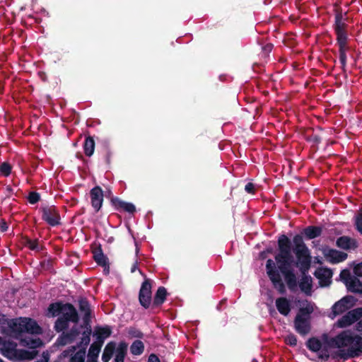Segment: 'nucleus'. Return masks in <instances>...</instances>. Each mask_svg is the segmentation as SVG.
<instances>
[{"label":"nucleus","instance_id":"nucleus-25","mask_svg":"<svg viewBox=\"0 0 362 362\" xmlns=\"http://www.w3.org/2000/svg\"><path fill=\"white\" fill-rule=\"evenodd\" d=\"M23 243L24 246L33 251L41 252L45 250V246L40 243L38 239L32 240L28 236H25L23 237Z\"/></svg>","mask_w":362,"mask_h":362},{"label":"nucleus","instance_id":"nucleus-9","mask_svg":"<svg viewBox=\"0 0 362 362\" xmlns=\"http://www.w3.org/2000/svg\"><path fill=\"white\" fill-rule=\"evenodd\" d=\"M152 282L150 279L145 278L141 285L139 292V302L145 309L151 307L152 303Z\"/></svg>","mask_w":362,"mask_h":362},{"label":"nucleus","instance_id":"nucleus-21","mask_svg":"<svg viewBox=\"0 0 362 362\" xmlns=\"http://www.w3.org/2000/svg\"><path fill=\"white\" fill-rule=\"evenodd\" d=\"M308 272L309 271H306L305 273H300L301 278L298 283L300 291L306 295H310L313 288V279L312 277L308 275Z\"/></svg>","mask_w":362,"mask_h":362},{"label":"nucleus","instance_id":"nucleus-11","mask_svg":"<svg viewBox=\"0 0 362 362\" xmlns=\"http://www.w3.org/2000/svg\"><path fill=\"white\" fill-rule=\"evenodd\" d=\"M362 317V307L356 308L348 311L341 318H339L336 325L339 328H345L354 323H356Z\"/></svg>","mask_w":362,"mask_h":362},{"label":"nucleus","instance_id":"nucleus-1","mask_svg":"<svg viewBox=\"0 0 362 362\" xmlns=\"http://www.w3.org/2000/svg\"><path fill=\"white\" fill-rule=\"evenodd\" d=\"M279 253L275 256L278 264L276 267L274 262L269 259L266 263L267 274L274 288L281 295L286 292V286L282 281L280 272L284 277L288 288L291 292L297 291V277L291 268L293 257L291 253V241L284 234L279 236L277 240Z\"/></svg>","mask_w":362,"mask_h":362},{"label":"nucleus","instance_id":"nucleus-34","mask_svg":"<svg viewBox=\"0 0 362 362\" xmlns=\"http://www.w3.org/2000/svg\"><path fill=\"white\" fill-rule=\"evenodd\" d=\"M100 151L105 163L107 165H110L111 163V157L112 153L110 150V144L107 141H104L103 142Z\"/></svg>","mask_w":362,"mask_h":362},{"label":"nucleus","instance_id":"nucleus-12","mask_svg":"<svg viewBox=\"0 0 362 362\" xmlns=\"http://www.w3.org/2000/svg\"><path fill=\"white\" fill-rule=\"evenodd\" d=\"M356 298L352 296L347 295L336 302L332 308L334 316L342 314L355 305Z\"/></svg>","mask_w":362,"mask_h":362},{"label":"nucleus","instance_id":"nucleus-24","mask_svg":"<svg viewBox=\"0 0 362 362\" xmlns=\"http://www.w3.org/2000/svg\"><path fill=\"white\" fill-rule=\"evenodd\" d=\"M322 233V227L317 226H309L303 230V234L308 240H312L320 237Z\"/></svg>","mask_w":362,"mask_h":362},{"label":"nucleus","instance_id":"nucleus-48","mask_svg":"<svg viewBox=\"0 0 362 362\" xmlns=\"http://www.w3.org/2000/svg\"><path fill=\"white\" fill-rule=\"evenodd\" d=\"M245 190L249 194H255V187L252 182H248L245 186Z\"/></svg>","mask_w":362,"mask_h":362},{"label":"nucleus","instance_id":"nucleus-51","mask_svg":"<svg viewBox=\"0 0 362 362\" xmlns=\"http://www.w3.org/2000/svg\"><path fill=\"white\" fill-rule=\"evenodd\" d=\"M148 362H160V360L156 354H152L149 356Z\"/></svg>","mask_w":362,"mask_h":362},{"label":"nucleus","instance_id":"nucleus-35","mask_svg":"<svg viewBox=\"0 0 362 362\" xmlns=\"http://www.w3.org/2000/svg\"><path fill=\"white\" fill-rule=\"evenodd\" d=\"M86 329V331H84L82 334V337H81V339L80 341V342L77 344L76 346V349L77 348H79V347H81V348H85V350L86 349V347L90 343V334H91V327L90 326L88 327H85Z\"/></svg>","mask_w":362,"mask_h":362},{"label":"nucleus","instance_id":"nucleus-42","mask_svg":"<svg viewBox=\"0 0 362 362\" xmlns=\"http://www.w3.org/2000/svg\"><path fill=\"white\" fill-rule=\"evenodd\" d=\"M66 333V337L69 338V340L72 341V342L76 339V338L79 335L80 331L76 327H73L69 332Z\"/></svg>","mask_w":362,"mask_h":362},{"label":"nucleus","instance_id":"nucleus-53","mask_svg":"<svg viewBox=\"0 0 362 362\" xmlns=\"http://www.w3.org/2000/svg\"><path fill=\"white\" fill-rule=\"evenodd\" d=\"M0 228H1V230L2 232H5V231H6V230H7V229H8V226H7L6 222H5V221L1 222V223H0Z\"/></svg>","mask_w":362,"mask_h":362},{"label":"nucleus","instance_id":"nucleus-36","mask_svg":"<svg viewBox=\"0 0 362 362\" xmlns=\"http://www.w3.org/2000/svg\"><path fill=\"white\" fill-rule=\"evenodd\" d=\"M144 351V344L141 340H135L130 346V351L132 354L139 356L143 354Z\"/></svg>","mask_w":362,"mask_h":362},{"label":"nucleus","instance_id":"nucleus-52","mask_svg":"<svg viewBox=\"0 0 362 362\" xmlns=\"http://www.w3.org/2000/svg\"><path fill=\"white\" fill-rule=\"evenodd\" d=\"M38 76H39V77L40 78V79L42 81L45 82V81H47V74H46L45 72H44V71H39L38 72Z\"/></svg>","mask_w":362,"mask_h":362},{"label":"nucleus","instance_id":"nucleus-54","mask_svg":"<svg viewBox=\"0 0 362 362\" xmlns=\"http://www.w3.org/2000/svg\"><path fill=\"white\" fill-rule=\"evenodd\" d=\"M226 299H223V300H221L219 302L218 305H217V310H221V306H222L223 305L226 304Z\"/></svg>","mask_w":362,"mask_h":362},{"label":"nucleus","instance_id":"nucleus-27","mask_svg":"<svg viewBox=\"0 0 362 362\" xmlns=\"http://www.w3.org/2000/svg\"><path fill=\"white\" fill-rule=\"evenodd\" d=\"M346 286L349 292L362 294V282L355 276L348 282Z\"/></svg>","mask_w":362,"mask_h":362},{"label":"nucleus","instance_id":"nucleus-50","mask_svg":"<svg viewBox=\"0 0 362 362\" xmlns=\"http://www.w3.org/2000/svg\"><path fill=\"white\" fill-rule=\"evenodd\" d=\"M354 327L357 332L362 333V317L355 324Z\"/></svg>","mask_w":362,"mask_h":362},{"label":"nucleus","instance_id":"nucleus-37","mask_svg":"<svg viewBox=\"0 0 362 362\" xmlns=\"http://www.w3.org/2000/svg\"><path fill=\"white\" fill-rule=\"evenodd\" d=\"M354 226L356 230L362 235V207L359 209L354 216Z\"/></svg>","mask_w":362,"mask_h":362},{"label":"nucleus","instance_id":"nucleus-41","mask_svg":"<svg viewBox=\"0 0 362 362\" xmlns=\"http://www.w3.org/2000/svg\"><path fill=\"white\" fill-rule=\"evenodd\" d=\"M339 276H340L341 279L342 280V281L344 283L345 285H346L348 284V282H349L354 276L351 275V273H350L349 270H348V269H343L340 272Z\"/></svg>","mask_w":362,"mask_h":362},{"label":"nucleus","instance_id":"nucleus-29","mask_svg":"<svg viewBox=\"0 0 362 362\" xmlns=\"http://www.w3.org/2000/svg\"><path fill=\"white\" fill-rule=\"evenodd\" d=\"M305 345L306 347L313 352H318L322 347L321 341L315 337L309 338L307 340Z\"/></svg>","mask_w":362,"mask_h":362},{"label":"nucleus","instance_id":"nucleus-23","mask_svg":"<svg viewBox=\"0 0 362 362\" xmlns=\"http://www.w3.org/2000/svg\"><path fill=\"white\" fill-rule=\"evenodd\" d=\"M276 307L280 314L287 316L291 312L290 301L285 297H280L276 300Z\"/></svg>","mask_w":362,"mask_h":362},{"label":"nucleus","instance_id":"nucleus-40","mask_svg":"<svg viewBox=\"0 0 362 362\" xmlns=\"http://www.w3.org/2000/svg\"><path fill=\"white\" fill-rule=\"evenodd\" d=\"M27 199L30 204H35L40 200V194L37 192H30Z\"/></svg>","mask_w":362,"mask_h":362},{"label":"nucleus","instance_id":"nucleus-2","mask_svg":"<svg viewBox=\"0 0 362 362\" xmlns=\"http://www.w3.org/2000/svg\"><path fill=\"white\" fill-rule=\"evenodd\" d=\"M322 339L325 345L318 354L321 361H327L329 358L334 360L346 361L362 355V336L351 329H345L333 337L323 334Z\"/></svg>","mask_w":362,"mask_h":362},{"label":"nucleus","instance_id":"nucleus-3","mask_svg":"<svg viewBox=\"0 0 362 362\" xmlns=\"http://www.w3.org/2000/svg\"><path fill=\"white\" fill-rule=\"evenodd\" d=\"M42 332V329L37 322L35 320L27 317L8 318V324L6 325V327L2 330V334H8L18 339H19L22 346L32 349L40 347L42 345V340L40 338H22L23 334H40Z\"/></svg>","mask_w":362,"mask_h":362},{"label":"nucleus","instance_id":"nucleus-33","mask_svg":"<svg viewBox=\"0 0 362 362\" xmlns=\"http://www.w3.org/2000/svg\"><path fill=\"white\" fill-rule=\"evenodd\" d=\"M102 346L101 342H93L89 348L88 358L98 360Z\"/></svg>","mask_w":362,"mask_h":362},{"label":"nucleus","instance_id":"nucleus-5","mask_svg":"<svg viewBox=\"0 0 362 362\" xmlns=\"http://www.w3.org/2000/svg\"><path fill=\"white\" fill-rule=\"evenodd\" d=\"M336 35L337 45L339 47V62L343 71H346V52L350 49L349 45L348 25L343 18L341 11L337 10L334 16V23L332 25Z\"/></svg>","mask_w":362,"mask_h":362},{"label":"nucleus","instance_id":"nucleus-38","mask_svg":"<svg viewBox=\"0 0 362 362\" xmlns=\"http://www.w3.org/2000/svg\"><path fill=\"white\" fill-rule=\"evenodd\" d=\"M128 335L132 338L142 339L144 337V333L139 329L134 327H130L128 329Z\"/></svg>","mask_w":362,"mask_h":362},{"label":"nucleus","instance_id":"nucleus-26","mask_svg":"<svg viewBox=\"0 0 362 362\" xmlns=\"http://www.w3.org/2000/svg\"><path fill=\"white\" fill-rule=\"evenodd\" d=\"M112 334V329L109 326L98 327L95 329V335L97 336V341L103 344L104 340L109 337Z\"/></svg>","mask_w":362,"mask_h":362},{"label":"nucleus","instance_id":"nucleus-45","mask_svg":"<svg viewBox=\"0 0 362 362\" xmlns=\"http://www.w3.org/2000/svg\"><path fill=\"white\" fill-rule=\"evenodd\" d=\"M353 272L355 276L362 277V262L354 267Z\"/></svg>","mask_w":362,"mask_h":362},{"label":"nucleus","instance_id":"nucleus-19","mask_svg":"<svg viewBox=\"0 0 362 362\" xmlns=\"http://www.w3.org/2000/svg\"><path fill=\"white\" fill-rule=\"evenodd\" d=\"M332 271L329 268H322L315 271L314 275L319 279L321 287L329 286L332 282Z\"/></svg>","mask_w":362,"mask_h":362},{"label":"nucleus","instance_id":"nucleus-39","mask_svg":"<svg viewBox=\"0 0 362 362\" xmlns=\"http://www.w3.org/2000/svg\"><path fill=\"white\" fill-rule=\"evenodd\" d=\"M12 167L11 165L7 163L4 162L1 165H0V173L4 176L8 177L11 173Z\"/></svg>","mask_w":362,"mask_h":362},{"label":"nucleus","instance_id":"nucleus-15","mask_svg":"<svg viewBox=\"0 0 362 362\" xmlns=\"http://www.w3.org/2000/svg\"><path fill=\"white\" fill-rule=\"evenodd\" d=\"M90 197L91 206L95 212H98L100 210L103 203V190L100 186L94 187L90 191Z\"/></svg>","mask_w":362,"mask_h":362},{"label":"nucleus","instance_id":"nucleus-56","mask_svg":"<svg viewBox=\"0 0 362 362\" xmlns=\"http://www.w3.org/2000/svg\"><path fill=\"white\" fill-rule=\"evenodd\" d=\"M47 361H48V358H45V360H42H42H40V361H35V362H47Z\"/></svg>","mask_w":362,"mask_h":362},{"label":"nucleus","instance_id":"nucleus-17","mask_svg":"<svg viewBox=\"0 0 362 362\" xmlns=\"http://www.w3.org/2000/svg\"><path fill=\"white\" fill-rule=\"evenodd\" d=\"M337 247L344 250H354L358 247V243L356 239L347 235L338 238L336 240Z\"/></svg>","mask_w":362,"mask_h":362},{"label":"nucleus","instance_id":"nucleus-18","mask_svg":"<svg viewBox=\"0 0 362 362\" xmlns=\"http://www.w3.org/2000/svg\"><path fill=\"white\" fill-rule=\"evenodd\" d=\"M110 202L117 211L128 212L129 214H134L136 211V207L133 204L122 201L119 197H112Z\"/></svg>","mask_w":362,"mask_h":362},{"label":"nucleus","instance_id":"nucleus-49","mask_svg":"<svg viewBox=\"0 0 362 362\" xmlns=\"http://www.w3.org/2000/svg\"><path fill=\"white\" fill-rule=\"evenodd\" d=\"M272 49H273V45L271 43H267V45H265L264 46H263L262 47V49L263 52L264 53V55H267L269 53H270L272 52Z\"/></svg>","mask_w":362,"mask_h":362},{"label":"nucleus","instance_id":"nucleus-16","mask_svg":"<svg viewBox=\"0 0 362 362\" xmlns=\"http://www.w3.org/2000/svg\"><path fill=\"white\" fill-rule=\"evenodd\" d=\"M323 254L327 260L332 264L342 262L345 261L348 257V255L346 252L332 248L325 249Z\"/></svg>","mask_w":362,"mask_h":362},{"label":"nucleus","instance_id":"nucleus-31","mask_svg":"<svg viewBox=\"0 0 362 362\" xmlns=\"http://www.w3.org/2000/svg\"><path fill=\"white\" fill-rule=\"evenodd\" d=\"M293 243L294 245L293 250L294 253L298 252V251H303L308 249L303 241V236L300 234H296L294 235L293 238Z\"/></svg>","mask_w":362,"mask_h":362},{"label":"nucleus","instance_id":"nucleus-28","mask_svg":"<svg viewBox=\"0 0 362 362\" xmlns=\"http://www.w3.org/2000/svg\"><path fill=\"white\" fill-rule=\"evenodd\" d=\"M83 147L86 156L90 157L93 156L95 151V141L93 138L90 136H86Z\"/></svg>","mask_w":362,"mask_h":362},{"label":"nucleus","instance_id":"nucleus-4","mask_svg":"<svg viewBox=\"0 0 362 362\" xmlns=\"http://www.w3.org/2000/svg\"><path fill=\"white\" fill-rule=\"evenodd\" d=\"M45 315L49 318L59 316L54 325V329L57 332L67 329L69 322L76 324L79 321L78 313L74 305L61 300L50 303Z\"/></svg>","mask_w":362,"mask_h":362},{"label":"nucleus","instance_id":"nucleus-43","mask_svg":"<svg viewBox=\"0 0 362 362\" xmlns=\"http://www.w3.org/2000/svg\"><path fill=\"white\" fill-rule=\"evenodd\" d=\"M297 337L293 334H289L285 337L286 344L291 346H296L297 345Z\"/></svg>","mask_w":362,"mask_h":362},{"label":"nucleus","instance_id":"nucleus-8","mask_svg":"<svg viewBox=\"0 0 362 362\" xmlns=\"http://www.w3.org/2000/svg\"><path fill=\"white\" fill-rule=\"evenodd\" d=\"M85 356L84 347L76 351V346H72L64 350L55 362H85Z\"/></svg>","mask_w":362,"mask_h":362},{"label":"nucleus","instance_id":"nucleus-20","mask_svg":"<svg viewBox=\"0 0 362 362\" xmlns=\"http://www.w3.org/2000/svg\"><path fill=\"white\" fill-rule=\"evenodd\" d=\"M93 259L99 265L104 267V272L109 273V262L108 258L103 254L100 245L93 251Z\"/></svg>","mask_w":362,"mask_h":362},{"label":"nucleus","instance_id":"nucleus-14","mask_svg":"<svg viewBox=\"0 0 362 362\" xmlns=\"http://www.w3.org/2000/svg\"><path fill=\"white\" fill-rule=\"evenodd\" d=\"M78 309L83 314V322L82 327H90L91 323V308L88 300L86 298H81L78 300Z\"/></svg>","mask_w":362,"mask_h":362},{"label":"nucleus","instance_id":"nucleus-46","mask_svg":"<svg viewBox=\"0 0 362 362\" xmlns=\"http://www.w3.org/2000/svg\"><path fill=\"white\" fill-rule=\"evenodd\" d=\"M307 141L315 144H319L321 143L322 138L317 134H312L307 138Z\"/></svg>","mask_w":362,"mask_h":362},{"label":"nucleus","instance_id":"nucleus-30","mask_svg":"<svg viewBox=\"0 0 362 362\" xmlns=\"http://www.w3.org/2000/svg\"><path fill=\"white\" fill-rule=\"evenodd\" d=\"M127 344L122 341L119 344L118 347L116 349V355L115 358V362H124V358L127 351Z\"/></svg>","mask_w":362,"mask_h":362},{"label":"nucleus","instance_id":"nucleus-22","mask_svg":"<svg viewBox=\"0 0 362 362\" xmlns=\"http://www.w3.org/2000/svg\"><path fill=\"white\" fill-rule=\"evenodd\" d=\"M168 292L164 286L158 288L153 298H152L151 308H157L160 307L165 301Z\"/></svg>","mask_w":362,"mask_h":362},{"label":"nucleus","instance_id":"nucleus-44","mask_svg":"<svg viewBox=\"0 0 362 362\" xmlns=\"http://www.w3.org/2000/svg\"><path fill=\"white\" fill-rule=\"evenodd\" d=\"M57 341L59 345L62 346L72 342V341L69 340V337H66V332H63L62 334L57 339Z\"/></svg>","mask_w":362,"mask_h":362},{"label":"nucleus","instance_id":"nucleus-58","mask_svg":"<svg viewBox=\"0 0 362 362\" xmlns=\"http://www.w3.org/2000/svg\"><path fill=\"white\" fill-rule=\"evenodd\" d=\"M4 339L1 337H0V345L4 343Z\"/></svg>","mask_w":362,"mask_h":362},{"label":"nucleus","instance_id":"nucleus-55","mask_svg":"<svg viewBox=\"0 0 362 362\" xmlns=\"http://www.w3.org/2000/svg\"><path fill=\"white\" fill-rule=\"evenodd\" d=\"M136 269H137V262H135V263L132 265V268H131V272H134L136 271Z\"/></svg>","mask_w":362,"mask_h":362},{"label":"nucleus","instance_id":"nucleus-7","mask_svg":"<svg viewBox=\"0 0 362 362\" xmlns=\"http://www.w3.org/2000/svg\"><path fill=\"white\" fill-rule=\"evenodd\" d=\"M313 311L312 308L303 307L298 310L295 317L293 321L295 330L303 337L306 336L311 331L310 314Z\"/></svg>","mask_w":362,"mask_h":362},{"label":"nucleus","instance_id":"nucleus-13","mask_svg":"<svg viewBox=\"0 0 362 362\" xmlns=\"http://www.w3.org/2000/svg\"><path fill=\"white\" fill-rule=\"evenodd\" d=\"M294 254L297 259L296 265L299 268L300 272L305 273V272L309 271L312 261L310 250L298 251V252Z\"/></svg>","mask_w":362,"mask_h":362},{"label":"nucleus","instance_id":"nucleus-59","mask_svg":"<svg viewBox=\"0 0 362 362\" xmlns=\"http://www.w3.org/2000/svg\"><path fill=\"white\" fill-rule=\"evenodd\" d=\"M0 362H4L1 358H0Z\"/></svg>","mask_w":362,"mask_h":362},{"label":"nucleus","instance_id":"nucleus-32","mask_svg":"<svg viewBox=\"0 0 362 362\" xmlns=\"http://www.w3.org/2000/svg\"><path fill=\"white\" fill-rule=\"evenodd\" d=\"M115 348H116L115 342L110 341L107 344V345L105 346V347L104 349L103 355H102V361L103 362H108L111 359V358L115 351Z\"/></svg>","mask_w":362,"mask_h":362},{"label":"nucleus","instance_id":"nucleus-6","mask_svg":"<svg viewBox=\"0 0 362 362\" xmlns=\"http://www.w3.org/2000/svg\"><path fill=\"white\" fill-rule=\"evenodd\" d=\"M2 354L13 361L32 360L36 357L38 352L36 350L28 351L16 349V344L13 341H4L1 344Z\"/></svg>","mask_w":362,"mask_h":362},{"label":"nucleus","instance_id":"nucleus-57","mask_svg":"<svg viewBox=\"0 0 362 362\" xmlns=\"http://www.w3.org/2000/svg\"><path fill=\"white\" fill-rule=\"evenodd\" d=\"M87 362H98V360L88 358Z\"/></svg>","mask_w":362,"mask_h":362},{"label":"nucleus","instance_id":"nucleus-47","mask_svg":"<svg viewBox=\"0 0 362 362\" xmlns=\"http://www.w3.org/2000/svg\"><path fill=\"white\" fill-rule=\"evenodd\" d=\"M6 324H8V317L6 315L0 313V327L1 332L6 327Z\"/></svg>","mask_w":362,"mask_h":362},{"label":"nucleus","instance_id":"nucleus-10","mask_svg":"<svg viewBox=\"0 0 362 362\" xmlns=\"http://www.w3.org/2000/svg\"><path fill=\"white\" fill-rule=\"evenodd\" d=\"M40 210L42 212V219L50 226L62 224L59 211L55 206H42Z\"/></svg>","mask_w":362,"mask_h":362}]
</instances>
